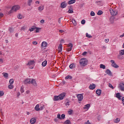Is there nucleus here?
<instances>
[{"label":"nucleus","mask_w":124,"mask_h":124,"mask_svg":"<svg viewBox=\"0 0 124 124\" xmlns=\"http://www.w3.org/2000/svg\"><path fill=\"white\" fill-rule=\"evenodd\" d=\"M69 68L71 69H73V68H75V64H74V63L71 64L69 65Z\"/></svg>","instance_id":"obj_26"},{"label":"nucleus","mask_w":124,"mask_h":124,"mask_svg":"<svg viewBox=\"0 0 124 124\" xmlns=\"http://www.w3.org/2000/svg\"><path fill=\"white\" fill-rule=\"evenodd\" d=\"M4 94L3 91H0V96H2Z\"/></svg>","instance_id":"obj_50"},{"label":"nucleus","mask_w":124,"mask_h":124,"mask_svg":"<svg viewBox=\"0 0 124 124\" xmlns=\"http://www.w3.org/2000/svg\"><path fill=\"white\" fill-rule=\"evenodd\" d=\"M108 87L109 88H111V89H112V90H113L114 89V86H113V85L111 83L108 84Z\"/></svg>","instance_id":"obj_46"},{"label":"nucleus","mask_w":124,"mask_h":124,"mask_svg":"<svg viewBox=\"0 0 124 124\" xmlns=\"http://www.w3.org/2000/svg\"><path fill=\"white\" fill-rule=\"evenodd\" d=\"M17 18L18 19H22L23 18V16H22V15L21 14H19L18 16H17Z\"/></svg>","instance_id":"obj_43"},{"label":"nucleus","mask_w":124,"mask_h":124,"mask_svg":"<svg viewBox=\"0 0 124 124\" xmlns=\"http://www.w3.org/2000/svg\"><path fill=\"white\" fill-rule=\"evenodd\" d=\"M45 22V21L44 20V19H42L40 21V23H44Z\"/></svg>","instance_id":"obj_62"},{"label":"nucleus","mask_w":124,"mask_h":124,"mask_svg":"<svg viewBox=\"0 0 124 124\" xmlns=\"http://www.w3.org/2000/svg\"><path fill=\"white\" fill-rule=\"evenodd\" d=\"M60 43H64V40L62 39L60 40Z\"/></svg>","instance_id":"obj_55"},{"label":"nucleus","mask_w":124,"mask_h":124,"mask_svg":"<svg viewBox=\"0 0 124 124\" xmlns=\"http://www.w3.org/2000/svg\"><path fill=\"white\" fill-rule=\"evenodd\" d=\"M89 89L90 90H94V89H95V84H93V83L91 84L89 86Z\"/></svg>","instance_id":"obj_16"},{"label":"nucleus","mask_w":124,"mask_h":124,"mask_svg":"<svg viewBox=\"0 0 124 124\" xmlns=\"http://www.w3.org/2000/svg\"><path fill=\"white\" fill-rule=\"evenodd\" d=\"M91 16H94L95 15V14L93 12V11H92L90 13Z\"/></svg>","instance_id":"obj_47"},{"label":"nucleus","mask_w":124,"mask_h":124,"mask_svg":"<svg viewBox=\"0 0 124 124\" xmlns=\"http://www.w3.org/2000/svg\"><path fill=\"white\" fill-rule=\"evenodd\" d=\"M122 103H123V105H124V97H123L122 98Z\"/></svg>","instance_id":"obj_58"},{"label":"nucleus","mask_w":124,"mask_h":124,"mask_svg":"<svg viewBox=\"0 0 124 124\" xmlns=\"http://www.w3.org/2000/svg\"><path fill=\"white\" fill-rule=\"evenodd\" d=\"M120 121H121V119L117 118L114 120V123L115 124H118V123H120Z\"/></svg>","instance_id":"obj_28"},{"label":"nucleus","mask_w":124,"mask_h":124,"mask_svg":"<svg viewBox=\"0 0 124 124\" xmlns=\"http://www.w3.org/2000/svg\"><path fill=\"white\" fill-rule=\"evenodd\" d=\"M67 46L69 48L67 49V51L70 52V51L72 50V48H73V45H72L71 43H69L67 45Z\"/></svg>","instance_id":"obj_6"},{"label":"nucleus","mask_w":124,"mask_h":124,"mask_svg":"<svg viewBox=\"0 0 124 124\" xmlns=\"http://www.w3.org/2000/svg\"><path fill=\"white\" fill-rule=\"evenodd\" d=\"M90 107H91V105L88 104H87V105H85L84 107L83 108L85 110H89V108H90Z\"/></svg>","instance_id":"obj_19"},{"label":"nucleus","mask_w":124,"mask_h":124,"mask_svg":"<svg viewBox=\"0 0 124 124\" xmlns=\"http://www.w3.org/2000/svg\"><path fill=\"white\" fill-rule=\"evenodd\" d=\"M76 2V0H69L68 4H72L73 3H75Z\"/></svg>","instance_id":"obj_23"},{"label":"nucleus","mask_w":124,"mask_h":124,"mask_svg":"<svg viewBox=\"0 0 124 124\" xmlns=\"http://www.w3.org/2000/svg\"><path fill=\"white\" fill-rule=\"evenodd\" d=\"M109 12L112 16H117L118 15V10L115 9H110Z\"/></svg>","instance_id":"obj_2"},{"label":"nucleus","mask_w":124,"mask_h":124,"mask_svg":"<svg viewBox=\"0 0 124 124\" xmlns=\"http://www.w3.org/2000/svg\"><path fill=\"white\" fill-rule=\"evenodd\" d=\"M72 22L73 25H74L75 26L77 25V22H76V20L75 19H72Z\"/></svg>","instance_id":"obj_31"},{"label":"nucleus","mask_w":124,"mask_h":124,"mask_svg":"<svg viewBox=\"0 0 124 124\" xmlns=\"http://www.w3.org/2000/svg\"><path fill=\"white\" fill-rule=\"evenodd\" d=\"M35 29V32H39V28L36 27Z\"/></svg>","instance_id":"obj_52"},{"label":"nucleus","mask_w":124,"mask_h":124,"mask_svg":"<svg viewBox=\"0 0 124 124\" xmlns=\"http://www.w3.org/2000/svg\"><path fill=\"white\" fill-rule=\"evenodd\" d=\"M96 93H97L98 95H100L101 94V90L97 89L96 91Z\"/></svg>","instance_id":"obj_25"},{"label":"nucleus","mask_w":124,"mask_h":124,"mask_svg":"<svg viewBox=\"0 0 124 124\" xmlns=\"http://www.w3.org/2000/svg\"><path fill=\"white\" fill-rule=\"evenodd\" d=\"M20 93L19 92H18L17 93V97H19V96H20Z\"/></svg>","instance_id":"obj_63"},{"label":"nucleus","mask_w":124,"mask_h":124,"mask_svg":"<svg viewBox=\"0 0 124 124\" xmlns=\"http://www.w3.org/2000/svg\"><path fill=\"white\" fill-rule=\"evenodd\" d=\"M65 119V114H62L61 115V120H64Z\"/></svg>","instance_id":"obj_37"},{"label":"nucleus","mask_w":124,"mask_h":124,"mask_svg":"<svg viewBox=\"0 0 124 124\" xmlns=\"http://www.w3.org/2000/svg\"><path fill=\"white\" fill-rule=\"evenodd\" d=\"M97 15H101L102 14H103V12H102V11L101 10H99L98 13H97Z\"/></svg>","instance_id":"obj_42"},{"label":"nucleus","mask_w":124,"mask_h":124,"mask_svg":"<svg viewBox=\"0 0 124 124\" xmlns=\"http://www.w3.org/2000/svg\"><path fill=\"white\" fill-rule=\"evenodd\" d=\"M0 63H3V59H0Z\"/></svg>","instance_id":"obj_60"},{"label":"nucleus","mask_w":124,"mask_h":124,"mask_svg":"<svg viewBox=\"0 0 124 124\" xmlns=\"http://www.w3.org/2000/svg\"><path fill=\"white\" fill-rule=\"evenodd\" d=\"M72 113H73V110L72 109H69V110L68 111V114L69 115H72Z\"/></svg>","instance_id":"obj_39"},{"label":"nucleus","mask_w":124,"mask_h":124,"mask_svg":"<svg viewBox=\"0 0 124 124\" xmlns=\"http://www.w3.org/2000/svg\"><path fill=\"white\" fill-rule=\"evenodd\" d=\"M48 46V43L46 42H43L41 44V48H44V47H47Z\"/></svg>","instance_id":"obj_11"},{"label":"nucleus","mask_w":124,"mask_h":124,"mask_svg":"<svg viewBox=\"0 0 124 124\" xmlns=\"http://www.w3.org/2000/svg\"><path fill=\"white\" fill-rule=\"evenodd\" d=\"M65 79H72V77L71 76L68 75V76H67L65 78Z\"/></svg>","instance_id":"obj_34"},{"label":"nucleus","mask_w":124,"mask_h":124,"mask_svg":"<svg viewBox=\"0 0 124 124\" xmlns=\"http://www.w3.org/2000/svg\"><path fill=\"white\" fill-rule=\"evenodd\" d=\"M34 61L33 60L30 61L28 62V63L27 64V65H29L30 66H31V65H33V64H34Z\"/></svg>","instance_id":"obj_12"},{"label":"nucleus","mask_w":124,"mask_h":124,"mask_svg":"<svg viewBox=\"0 0 124 124\" xmlns=\"http://www.w3.org/2000/svg\"><path fill=\"white\" fill-rule=\"evenodd\" d=\"M77 97H78V101H82L83 100V98H84L83 96V94H78L77 95Z\"/></svg>","instance_id":"obj_7"},{"label":"nucleus","mask_w":124,"mask_h":124,"mask_svg":"<svg viewBox=\"0 0 124 124\" xmlns=\"http://www.w3.org/2000/svg\"><path fill=\"white\" fill-rule=\"evenodd\" d=\"M19 9H20V6L15 5L12 8V9L10 11V13H12L13 11L16 12V11H17V10H19Z\"/></svg>","instance_id":"obj_3"},{"label":"nucleus","mask_w":124,"mask_h":124,"mask_svg":"<svg viewBox=\"0 0 124 124\" xmlns=\"http://www.w3.org/2000/svg\"><path fill=\"white\" fill-rule=\"evenodd\" d=\"M2 17H3V14L0 13V19Z\"/></svg>","instance_id":"obj_59"},{"label":"nucleus","mask_w":124,"mask_h":124,"mask_svg":"<svg viewBox=\"0 0 124 124\" xmlns=\"http://www.w3.org/2000/svg\"><path fill=\"white\" fill-rule=\"evenodd\" d=\"M57 118L58 119H59V120H61V114L58 113L57 114Z\"/></svg>","instance_id":"obj_48"},{"label":"nucleus","mask_w":124,"mask_h":124,"mask_svg":"<svg viewBox=\"0 0 124 124\" xmlns=\"http://www.w3.org/2000/svg\"><path fill=\"white\" fill-rule=\"evenodd\" d=\"M3 76L5 78H7L8 77V74L7 73H3Z\"/></svg>","instance_id":"obj_36"},{"label":"nucleus","mask_w":124,"mask_h":124,"mask_svg":"<svg viewBox=\"0 0 124 124\" xmlns=\"http://www.w3.org/2000/svg\"><path fill=\"white\" fill-rule=\"evenodd\" d=\"M110 62L112 67H114V68H119V65H117V64L115 62V61L111 60Z\"/></svg>","instance_id":"obj_4"},{"label":"nucleus","mask_w":124,"mask_h":124,"mask_svg":"<svg viewBox=\"0 0 124 124\" xmlns=\"http://www.w3.org/2000/svg\"><path fill=\"white\" fill-rule=\"evenodd\" d=\"M87 51H84L83 53H82V55L83 56H85V55H87Z\"/></svg>","instance_id":"obj_61"},{"label":"nucleus","mask_w":124,"mask_h":124,"mask_svg":"<svg viewBox=\"0 0 124 124\" xmlns=\"http://www.w3.org/2000/svg\"><path fill=\"white\" fill-rule=\"evenodd\" d=\"M24 84L27 85V84H31V79L30 78H27L24 80Z\"/></svg>","instance_id":"obj_18"},{"label":"nucleus","mask_w":124,"mask_h":124,"mask_svg":"<svg viewBox=\"0 0 124 124\" xmlns=\"http://www.w3.org/2000/svg\"><path fill=\"white\" fill-rule=\"evenodd\" d=\"M32 44H33L34 45H37V42L36 41H33L32 42Z\"/></svg>","instance_id":"obj_56"},{"label":"nucleus","mask_w":124,"mask_h":124,"mask_svg":"<svg viewBox=\"0 0 124 124\" xmlns=\"http://www.w3.org/2000/svg\"><path fill=\"white\" fill-rule=\"evenodd\" d=\"M118 88L122 92H124V83H120L119 84Z\"/></svg>","instance_id":"obj_5"},{"label":"nucleus","mask_w":124,"mask_h":124,"mask_svg":"<svg viewBox=\"0 0 124 124\" xmlns=\"http://www.w3.org/2000/svg\"><path fill=\"white\" fill-rule=\"evenodd\" d=\"M9 30L10 32H13V29H12V28H10Z\"/></svg>","instance_id":"obj_53"},{"label":"nucleus","mask_w":124,"mask_h":124,"mask_svg":"<svg viewBox=\"0 0 124 124\" xmlns=\"http://www.w3.org/2000/svg\"><path fill=\"white\" fill-rule=\"evenodd\" d=\"M81 24L82 25H85V24H86V21L85 20V19H83L81 21Z\"/></svg>","instance_id":"obj_49"},{"label":"nucleus","mask_w":124,"mask_h":124,"mask_svg":"<svg viewBox=\"0 0 124 124\" xmlns=\"http://www.w3.org/2000/svg\"><path fill=\"white\" fill-rule=\"evenodd\" d=\"M106 73H107V74L108 75H109V76H112V72L109 69H107L106 70Z\"/></svg>","instance_id":"obj_20"},{"label":"nucleus","mask_w":124,"mask_h":124,"mask_svg":"<svg viewBox=\"0 0 124 124\" xmlns=\"http://www.w3.org/2000/svg\"><path fill=\"white\" fill-rule=\"evenodd\" d=\"M36 122V119L35 118H31V120H30V123L31 124H35Z\"/></svg>","instance_id":"obj_17"},{"label":"nucleus","mask_w":124,"mask_h":124,"mask_svg":"<svg viewBox=\"0 0 124 124\" xmlns=\"http://www.w3.org/2000/svg\"><path fill=\"white\" fill-rule=\"evenodd\" d=\"M34 109L36 111H39V110H40V108H39V105H36L34 108Z\"/></svg>","instance_id":"obj_22"},{"label":"nucleus","mask_w":124,"mask_h":124,"mask_svg":"<svg viewBox=\"0 0 124 124\" xmlns=\"http://www.w3.org/2000/svg\"><path fill=\"white\" fill-rule=\"evenodd\" d=\"M120 56H123L124 55V49L120 51Z\"/></svg>","instance_id":"obj_32"},{"label":"nucleus","mask_w":124,"mask_h":124,"mask_svg":"<svg viewBox=\"0 0 124 124\" xmlns=\"http://www.w3.org/2000/svg\"><path fill=\"white\" fill-rule=\"evenodd\" d=\"M100 68H102L103 69H105L106 67L104 65H103V64H101L100 65Z\"/></svg>","instance_id":"obj_35"},{"label":"nucleus","mask_w":124,"mask_h":124,"mask_svg":"<svg viewBox=\"0 0 124 124\" xmlns=\"http://www.w3.org/2000/svg\"><path fill=\"white\" fill-rule=\"evenodd\" d=\"M105 42H106V43H108V42H109V39H106L105 40Z\"/></svg>","instance_id":"obj_57"},{"label":"nucleus","mask_w":124,"mask_h":124,"mask_svg":"<svg viewBox=\"0 0 124 124\" xmlns=\"http://www.w3.org/2000/svg\"><path fill=\"white\" fill-rule=\"evenodd\" d=\"M67 6V3H66V2L64 1L61 3L60 7H61V8H65V7H66Z\"/></svg>","instance_id":"obj_9"},{"label":"nucleus","mask_w":124,"mask_h":124,"mask_svg":"<svg viewBox=\"0 0 124 124\" xmlns=\"http://www.w3.org/2000/svg\"><path fill=\"white\" fill-rule=\"evenodd\" d=\"M64 124H71V122H70V120H66L64 123Z\"/></svg>","instance_id":"obj_30"},{"label":"nucleus","mask_w":124,"mask_h":124,"mask_svg":"<svg viewBox=\"0 0 124 124\" xmlns=\"http://www.w3.org/2000/svg\"><path fill=\"white\" fill-rule=\"evenodd\" d=\"M114 19H115L114 17H110V22H111V24H113L114 23Z\"/></svg>","instance_id":"obj_33"},{"label":"nucleus","mask_w":124,"mask_h":124,"mask_svg":"<svg viewBox=\"0 0 124 124\" xmlns=\"http://www.w3.org/2000/svg\"><path fill=\"white\" fill-rule=\"evenodd\" d=\"M42 66H46L47 65V61H45L42 63Z\"/></svg>","instance_id":"obj_27"},{"label":"nucleus","mask_w":124,"mask_h":124,"mask_svg":"<svg viewBox=\"0 0 124 124\" xmlns=\"http://www.w3.org/2000/svg\"><path fill=\"white\" fill-rule=\"evenodd\" d=\"M27 29V27L25 26H23L21 27L20 31H26V29Z\"/></svg>","instance_id":"obj_41"},{"label":"nucleus","mask_w":124,"mask_h":124,"mask_svg":"<svg viewBox=\"0 0 124 124\" xmlns=\"http://www.w3.org/2000/svg\"><path fill=\"white\" fill-rule=\"evenodd\" d=\"M59 99L60 100H62L63 98H64V96H65V93H61L59 95Z\"/></svg>","instance_id":"obj_8"},{"label":"nucleus","mask_w":124,"mask_h":124,"mask_svg":"<svg viewBox=\"0 0 124 124\" xmlns=\"http://www.w3.org/2000/svg\"><path fill=\"white\" fill-rule=\"evenodd\" d=\"M86 37H88V38H92V37H93L92 35L89 34V33H86Z\"/></svg>","instance_id":"obj_38"},{"label":"nucleus","mask_w":124,"mask_h":124,"mask_svg":"<svg viewBox=\"0 0 124 124\" xmlns=\"http://www.w3.org/2000/svg\"><path fill=\"white\" fill-rule=\"evenodd\" d=\"M69 105H70V101L68 99H66L65 106H69Z\"/></svg>","instance_id":"obj_21"},{"label":"nucleus","mask_w":124,"mask_h":124,"mask_svg":"<svg viewBox=\"0 0 124 124\" xmlns=\"http://www.w3.org/2000/svg\"><path fill=\"white\" fill-rule=\"evenodd\" d=\"M62 51V44H60L58 46V52L60 53Z\"/></svg>","instance_id":"obj_14"},{"label":"nucleus","mask_w":124,"mask_h":124,"mask_svg":"<svg viewBox=\"0 0 124 124\" xmlns=\"http://www.w3.org/2000/svg\"><path fill=\"white\" fill-rule=\"evenodd\" d=\"M9 83L10 84H13L14 83V80L12 78L10 79Z\"/></svg>","instance_id":"obj_45"},{"label":"nucleus","mask_w":124,"mask_h":124,"mask_svg":"<svg viewBox=\"0 0 124 124\" xmlns=\"http://www.w3.org/2000/svg\"><path fill=\"white\" fill-rule=\"evenodd\" d=\"M38 10H39V11H42V10H43V9H44V6H40L38 7Z\"/></svg>","instance_id":"obj_29"},{"label":"nucleus","mask_w":124,"mask_h":124,"mask_svg":"<svg viewBox=\"0 0 124 124\" xmlns=\"http://www.w3.org/2000/svg\"><path fill=\"white\" fill-rule=\"evenodd\" d=\"M31 2H32V0H28V3L29 6H31Z\"/></svg>","instance_id":"obj_40"},{"label":"nucleus","mask_w":124,"mask_h":124,"mask_svg":"<svg viewBox=\"0 0 124 124\" xmlns=\"http://www.w3.org/2000/svg\"><path fill=\"white\" fill-rule=\"evenodd\" d=\"M30 84H32V85L34 87H36V86H37V83H36V81L34 79H31V80L30 81Z\"/></svg>","instance_id":"obj_10"},{"label":"nucleus","mask_w":124,"mask_h":124,"mask_svg":"<svg viewBox=\"0 0 124 124\" xmlns=\"http://www.w3.org/2000/svg\"><path fill=\"white\" fill-rule=\"evenodd\" d=\"M53 100L54 101H58V100H61L60 99V97L59 96H57V95H55L54 96V97H53Z\"/></svg>","instance_id":"obj_15"},{"label":"nucleus","mask_w":124,"mask_h":124,"mask_svg":"<svg viewBox=\"0 0 124 124\" xmlns=\"http://www.w3.org/2000/svg\"><path fill=\"white\" fill-rule=\"evenodd\" d=\"M116 97L117 98H118V99H119V100H121V99H122V96L121 95V94L120 93H118L116 94L115 95Z\"/></svg>","instance_id":"obj_13"},{"label":"nucleus","mask_w":124,"mask_h":124,"mask_svg":"<svg viewBox=\"0 0 124 124\" xmlns=\"http://www.w3.org/2000/svg\"><path fill=\"white\" fill-rule=\"evenodd\" d=\"M8 88L12 90V89H13V85L10 84L9 85H8Z\"/></svg>","instance_id":"obj_44"},{"label":"nucleus","mask_w":124,"mask_h":124,"mask_svg":"<svg viewBox=\"0 0 124 124\" xmlns=\"http://www.w3.org/2000/svg\"><path fill=\"white\" fill-rule=\"evenodd\" d=\"M68 13H70V14L73 13V10L71 9H69Z\"/></svg>","instance_id":"obj_51"},{"label":"nucleus","mask_w":124,"mask_h":124,"mask_svg":"<svg viewBox=\"0 0 124 124\" xmlns=\"http://www.w3.org/2000/svg\"><path fill=\"white\" fill-rule=\"evenodd\" d=\"M35 29H36V27H35V26H33L30 29H29V31H33Z\"/></svg>","instance_id":"obj_24"},{"label":"nucleus","mask_w":124,"mask_h":124,"mask_svg":"<svg viewBox=\"0 0 124 124\" xmlns=\"http://www.w3.org/2000/svg\"><path fill=\"white\" fill-rule=\"evenodd\" d=\"M20 92L21 93H24L25 92V91L24 90V88H23V87H21Z\"/></svg>","instance_id":"obj_54"},{"label":"nucleus","mask_w":124,"mask_h":124,"mask_svg":"<svg viewBox=\"0 0 124 124\" xmlns=\"http://www.w3.org/2000/svg\"><path fill=\"white\" fill-rule=\"evenodd\" d=\"M120 37H121V38H122V37H124V33L122 35H121L120 36Z\"/></svg>","instance_id":"obj_64"},{"label":"nucleus","mask_w":124,"mask_h":124,"mask_svg":"<svg viewBox=\"0 0 124 124\" xmlns=\"http://www.w3.org/2000/svg\"><path fill=\"white\" fill-rule=\"evenodd\" d=\"M79 64L81 66H85L88 64V61L85 58H81L79 61Z\"/></svg>","instance_id":"obj_1"}]
</instances>
